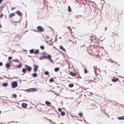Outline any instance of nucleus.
I'll return each mask as SVG.
<instances>
[{
	"mask_svg": "<svg viewBox=\"0 0 124 124\" xmlns=\"http://www.w3.org/2000/svg\"><path fill=\"white\" fill-rule=\"evenodd\" d=\"M18 84L17 81H15L13 82L11 84L12 87V88H16Z\"/></svg>",
	"mask_w": 124,
	"mask_h": 124,
	"instance_id": "1",
	"label": "nucleus"
},
{
	"mask_svg": "<svg viewBox=\"0 0 124 124\" xmlns=\"http://www.w3.org/2000/svg\"><path fill=\"white\" fill-rule=\"evenodd\" d=\"M37 89L35 88H29L28 89H26L24 91H28L29 92H35L37 91Z\"/></svg>",
	"mask_w": 124,
	"mask_h": 124,
	"instance_id": "2",
	"label": "nucleus"
},
{
	"mask_svg": "<svg viewBox=\"0 0 124 124\" xmlns=\"http://www.w3.org/2000/svg\"><path fill=\"white\" fill-rule=\"evenodd\" d=\"M25 66L26 67L25 68L26 70H27L28 71L30 72L31 71L32 69V68L31 66L28 65L26 64L25 65Z\"/></svg>",
	"mask_w": 124,
	"mask_h": 124,
	"instance_id": "3",
	"label": "nucleus"
},
{
	"mask_svg": "<svg viewBox=\"0 0 124 124\" xmlns=\"http://www.w3.org/2000/svg\"><path fill=\"white\" fill-rule=\"evenodd\" d=\"M37 29L38 31L39 32H42L44 31V29L41 26H39L37 27Z\"/></svg>",
	"mask_w": 124,
	"mask_h": 124,
	"instance_id": "4",
	"label": "nucleus"
},
{
	"mask_svg": "<svg viewBox=\"0 0 124 124\" xmlns=\"http://www.w3.org/2000/svg\"><path fill=\"white\" fill-rule=\"evenodd\" d=\"M33 66H34L33 70L35 72H36L37 71V69L38 68V66L36 64H33Z\"/></svg>",
	"mask_w": 124,
	"mask_h": 124,
	"instance_id": "5",
	"label": "nucleus"
},
{
	"mask_svg": "<svg viewBox=\"0 0 124 124\" xmlns=\"http://www.w3.org/2000/svg\"><path fill=\"white\" fill-rule=\"evenodd\" d=\"M48 55L47 56H46L44 54L43 55H42L39 58V59L40 60H43L45 58L47 59V58H48Z\"/></svg>",
	"mask_w": 124,
	"mask_h": 124,
	"instance_id": "6",
	"label": "nucleus"
},
{
	"mask_svg": "<svg viewBox=\"0 0 124 124\" xmlns=\"http://www.w3.org/2000/svg\"><path fill=\"white\" fill-rule=\"evenodd\" d=\"M10 66L11 63L9 62L7 63L6 64V67L8 69H10Z\"/></svg>",
	"mask_w": 124,
	"mask_h": 124,
	"instance_id": "7",
	"label": "nucleus"
},
{
	"mask_svg": "<svg viewBox=\"0 0 124 124\" xmlns=\"http://www.w3.org/2000/svg\"><path fill=\"white\" fill-rule=\"evenodd\" d=\"M48 58L47 59H48V60L52 62V63H53V61L51 59V58L52 57L50 55L48 54Z\"/></svg>",
	"mask_w": 124,
	"mask_h": 124,
	"instance_id": "8",
	"label": "nucleus"
},
{
	"mask_svg": "<svg viewBox=\"0 0 124 124\" xmlns=\"http://www.w3.org/2000/svg\"><path fill=\"white\" fill-rule=\"evenodd\" d=\"M27 104H26L25 103H23L22 104V107L24 108H26L27 107Z\"/></svg>",
	"mask_w": 124,
	"mask_h": 124,
	"instance_id": "9",
	"label": "nucleus"
},
{
	"mask_svg": "<svg viewBox=\"0 0 124 124\" xmlns=\"http://www.w3.org/2000/svg\"><path fill=\"white\" fill-rule=\"evenodd\" d=\"M15 13H16L18 15L20 16H22V13L20 12L19 10H17L16 12H15Z\"/></svg>",
	"mask_w": 124,
	"mask_h": 124,
	"instance_id": "10",
	"label": "nucleus"
},
{
	"mask_svg": "<svg viewBox=\"0 0 124 124\" xmlns=\"http://www.w3.org/2000/svg\"><path fill=\"white\" fill-rule=\"evenodd\" d=\"M69 74L73 77H75L76 75V73H73L71 72Z\"/></svg>",
	"mask_w": 124,
	"mask_h": 124,
	"instance_id": "11",
	"label": "nucleus"
},
{
	"mask_svg": "<svg viewBox=\"0 0 124 124\" xmlns=\"http://www.w3.org/2000/svg\"><path fill=\"white\" fill-rule=\"evenodd\" d=\"M15 14L14 13H12L9 15V18H10L12 17L15 16Z\"/></svg>",
	"mask_w": 124,
	"mask_h": 124,
	"instance_id": "12",
	"label": "nucleus"
},
{
	"mask_svg": "<svg viewBox=\"0 0 124 124\" xmlns=\"http://www.w3.org/2000/svg\"><path fill=\"white\" fill-rule=\"evenodd\" d=\"M45 102L46 105L49 106H50L51 104V102L49 101H46Z\"/></svg>",
	"mask_w": 124,
	"mask_h": 124,
	"instance_id": "13",
	"label": "nucleus"
},
{
	"mask_svg": "<svg viewBox=\"0 0 124 124\" xmlns=\"http://www.w3.org/2000/svg\"><path fill=\"white\" fill-rule=\"evenodd\" d=\"M117 118L119 120H123L124 119V116L120 117H117Z\"/></svg>",
	"mask_w": 124,
	"mask_h": 124,
	"instance_id": "14",
	"label": "nucleus"
},
{
	"mask_svg": "<svg viewBox=\"0 0 124 124\" xmlns=\"http://www.w3.org/2000/svg\"><path fill=\"white\" fill-rule=\"evenodd\" d=\"M118 79V78H113L112 79V81L114 82H116L117 81Z\"/></svg>",
	"mask_w": 124,
	"mask_h": 124,
	"instance_id": "15",
	"label": "nucleus"
},
{
	"mask_svg": "<svg viewBox=\"0 0 124 124\" xmlns=\"http://www.w3.org/2000/svg\"><path fill=\"white\" fill-rule=\"evenodd\" d=\"M59 48L61 49L63 51H65V48H63V47L62 46V45L60 46Z\"/></svg>",
	"mask_w": 124,
	"mask_h": 124,
	"instance_id": "16",
	"label": "nucleus"
},
{
	"mask_svg": "<svg viewBox=\"0 0 124 124\" xmlns=\"http://www.w3.org/2000/svg\"><path fill=\"white\" fill-rule=\"evenodd\" d=\"M2 85L3 86L7 87L8 85V84L7 83H4L2 84Z\"/></svg>",
	"mask_w": 124,
	"mask_h": 124,
	"instance_id": "17",
	"label": "nucleus"
},
{
	"mask_svg": "<svg viewBox=\"0 0 124 124\" xmlns=\"http://www.w3.org/2000/svg\"><path fill=\"white\" fill-rule=\"evenodd\" d=\"M32 75L33 77L35 78L37 77V75L36 73H34L32 74Z\"/></svg>",
	"mask_w": 124,
	"mask_h": 124,
	"instance_id": "18",
	"label": "nucleus"
},
{
	"mask_svg": "<svg viewBox=\"0 0 124 124\" xmlns=\"http://www.w3.org/2000/svg\"><path fill=\"white\" fill-rule=\"evenodd\" d=\"M26 68H24L22 70V72L24 73H25L26 72Z\"/></svg>",
	"mask_w": 124,
	"mask_h": 124,
	"instance_id": "19",
	"label": "nucleus"
},
{
	"mask_svg": "<svg viewBox=\"0 0 124 124\" xmlns=\"http://www.w3.org/2000/svg\"><path fill=\"white\" fill-rule=\"evenodd\" d=\"M34 49H31L30 51V53L31 54L34 53Z\"/></svg>",
	"mask_w": 124,
	"mask_h": 124,
	"instance_id": "20",
	"label": "nucleus"
},
{
	"mask_svg": "<svg viewBox=\"0 0 124 124\" xmlns=\"http://www.w3.org/2000/svg\"><path fill=\"white\" fill-rule=\"evenodd\" d=\"M39 52V49L35 50L34 52V54H38Z\"/></svg>",
	"mask_w": 124,
	"mask_h": 124,
	"instance_id": "21",
	"label": "nucleus"
},
{
	"mask_svg": "<svg viewBox=\"0 0 124 124\" xmlns=\"http://www.w3.org/2000/svg\"><path fill=\"white\" fill-rule=\"evenodd\" d=\"M59 68L58 67L55 68L54 69V71L55 72H57L59 70Z\"/></svg>",
	"mask_w": 124,
	"mask_h": 124,
	"instance_id": "22",
	"label": "nucleus"
},
{
	"mask_svg": "<svg viewBox=\"0 0 124 124\" xmlns=\"http://www.w3.org/2000/svg\"><path fill=\"white\" fill-rule=\"evenodd\" d=\"M12 98H16L17 97L16 95L15 94H12Z\"/></svg>",
	"mask_w": 124,
	"mask_h": 124,
	"instance_id": "23",
	"label": "nucleus"
},
{
	"mask_svg": "<svg viewBox=\"0 0 124 124\" xmlns=\"http://www.w3.org/2000/svg\"><path fill=\"white\" fill-rule=\"evenodd\" d=\"M68 86L70 87H73L74 85L72 84H70Z\"/></svg>",
	"mask_w": 124,
	"mask_h": 124,
	"instance_id": "24",
	"label": "nucleus"
},
{
	"mask_svg": "<svg viewBox=\"0 0 124 124\" xmlns=\"http://www.w3.org/2000/svg\"><path fill=\"white\" fill-rule=\"evenodd\" d=\"M17 68H19L20 67H21L22 66V64L21 63H20L18 65H16Z\"/></svg>",
	"mask_w": 124,
	"mask_h": 124,
	"instance_id": "25",
	"label": "nucleus"
},
{
	"mask_svg": "<svg viewBox=\"0 0 124 124\" xmlns=\"http://www.w3.org/2000/svg\"><path fill=\"white\" fill-rule=\"evenodd\" d=\"M54 81V80L53 78H51L49 80V82H52Z\"/></svg>",
	"mask_w": 124,
	"mask_h": 124,
	"instance_id": "26",
	"label": "nucleus"
},
{
	"mask_svg": "<svg viewBox=\"0 0 124 124\" xmlns=\"http://www.w3.org/2000/svg\"><path fill=\"white\" fill-rule=\"evenodd\" d=\"M68 10L69 12H70L71 11V9L70 7L68 6Z\"/></svg>",
	"mask_w": 124,
	"mask_h": 124,
	"instance_id": "27",
	"label": "nucleus"
},
{
	"mask_svg": "<svg viewBox=\"0 0 124 124\" xmlns=\"http://www.w3.org/2000/svg\"><path fill=\"white\" fill-rule=\"evenodd\" d=\"M61 114L62 116H64L65 115V113L64 112L62 111H61Z\"/></svg>",
	"mask_w": 124,
	"mask_h": 124,
	"instance_id": "28",
	"label": "nucleus"
},
{
	"mask_svg": "<svg viewBox=\"0 0 124 124\" xmlns=\"http://www.w3.org/2000/svg\"><path fill=\"white\" fill-rule=\"evenodd\" d=\"M78 115L81 117H82L83 116V114L81 112H80L78 114Z\"/></svg>",
	"mask_w": 124,
	"mask_h": 124,
	"instance_id": "29",
	"label": "nucleus"
},
{
	"mask_svg": "<svg viewBox=\"0 0 124 124\" xmlns=\"http://www.w3.org/2000/svg\"><path fill=\"white\" fill-rule=\"evenodd\" d=\"M44 74L46 75H48L49 74V72L48 71H46L45 72Z\"/></svg>",
	"mask_w": 124,
	"mask_h": 124,
	"instance_id": "30",
	"label": "nucleus"
},
{
	"mask_svg": "<svg viewBox=\"0 0 124 124\" xmlns=\"http://www.w3.org/2000/svg\"><path fill=\"white\" fill-rule=\"evenodd\" d=\"M12 57L11 56H9L8 57V59L9 60V62H10V61L12 59Z\"/></svg>",
	"mask_w": 124,
	"mask_h": 124,
	"instance_id": "31",
	"label": "nucleus"
},
{
	"mask_svg": "<svg viewBox=\"0 0 124 124\" xmlns=\"http://www.w3.org/2000/svg\"><path fill=\"white\" fill-rule=\"evenodd\" d=\"M40 48L42 50H43L44 49V47L43 46L41 45L40 46Z\"/></svg>",
	"mask_w": 124,
	"mask_h": 124,
	"instance_id": "32",
	"label": "nucleus"
},
{
	"mask_svg": "<svg viewBox=\"0 0 124 124\" xmlns=\"http://www.w3.org/2000/svg\"><path fill=\"white\" fill-rule=\"evenodd\" d=\"M84 72L85 73H86L87 72V71L86 69H84Z\"/></svg>",
	"mask_w": 124,
	"mask_h": 124,
	"instance_id": "33",
	"label": "nucleus"
},
{
	"mask_svg": "<svg viewBox=\"0 0 124 124\" xmlns=\"http://www.w3.org/2000/svg\"><path fill=\"white\" fill-rule=\"evenodd\" d=\"M67 28L69 29V30L70 32H71V31H72L71 29L70 28V27H68Z\"/></svg>",
	"mask_w": 124,
	"mask_h": 124,
	"instance_id": "34",
	"label": "nucleus"
},
{
	"mask_svg": "<svg viewBox=\"0 0 124 124\" xmlns=\"http://www.w3.org/2000/svg\"><path fill=\"white\" fill-rule=\"evenodd\" d=\"M3 8L1 7H0V13H1L3 10Z\"/></svg>",
	"mask_w": 124,
	"mask_h": 124,
	"instance_id": "35",
	"label": "nucleus"
},
{
	"mask_svg": "<svg viewBox=\"0 0 124 124\" xmlns=\"http://www.w3.org/2000/svg\"><path fill=\"white\" fill-rule=\"evenodd\" d=\"M13 61H14V62H16V61L17 62H18L19 61V60L17 59H15V60H13Z\"/></svg>",
	"mask_w": 124,
	"mask_h": 124,
	"instance_id": "36",
	"label": "nucleus"
},
{
	"mask_svg": "<svg viewBox=\"0 0 124 124\" xmlns=\"http://www.w3.org/2000/svg\"><path fill=\"white\" fill-rule=\"evenodd\" d=\"M58 111H59V112H61V111H62V109L61 108H58Z\"/></svg>",
	"mask_w": 124,
	"mask_h": 124,
	"instance_id": "37",
	"label": "nucleus"
},
{
	"mask_svg": "<svg viewBox=\"0 0 124 124\" xmlns=\"http://www.w3.org/2000/svg\"><path fill=\"white\" fill-rule=\"evenodd\" d=\"M3 16V14H1L0 16V17L1 18H2Z\"/></svg>",
	"mask_w": 124,
	"mask_h": 124,
	"instance_id": "38",
	"label": "nucleus"
},
{
	"mask_svg": "<svg viewBox=\"0 0 124 124\" xmlns=\"http://www.w3.org/2000/svg\"><path fill=\"white\" fill-rule=\"evenodd\" d=\"M3 65V63L2 62H0V66H2Z\"/></svg>",
	"mask_w": 124,
	"mask_h": 124,
	"instance_id": "39",
	"label": "nucleus"
},
{
	"mask_svg": "<svg viewBox=\"0 0 124 124\" xmlns=\"http://www.w3.org/2000/svg\"><path fill=\"white\" fill-rule=\"evenodd\" d=\"M80 20H81L80 19L79 20V21H78V22H77V23H78V24L79 23H80Z\"/></svg>",
	"mask_w": 124,
	"mask_h": 124,
	"instance_id": "40",
	"label": "nucleus"
},
{
	"mask_svg": "<svg viewBox=\"0 0 124 124\" xmlns=\"http://www.w3.org/2000/svg\"><path fill=\"white\" fill-rule=\"evenodd\" d=\"M75 18H76V19H77L78 18V16H75Z\"/></svg>",
	"mask_w": 124,
	"mask_h": 124,
	"instance_id": "41",
	"label": "nucleus"
},
{
	"mask_svg": "<svg viewBox=\"0 0 124 124\" xmlns=\"http://www.w3.org/2000/svg\"><path fill=\"white\" fill-rule=\"evenodd\" d=\"M49 91H51L52 92H53V93H54V91H52V90H49Z\"/></svg>",
	"mask_w": 124,
	"mask_h": 124,
	"instance_id": "42",
	"label": "nucleus"
},
{
	"mask_svg": "<svg viewBox=\"0 0 124 124\" xmlns=\"http://www.w3.org/2000/svg\"><path fill=\"white\" fill-rule=\"evenodd\" d=\"M3 1V0H0V3H1Z\"/></svg>",
	"mask_w": 124,
	"mask_h": 124,
	"instance_id": "43",
	"label": "nucleus"
},
{
	"mask_svg": "<svg viewBox=\"0 0 124 124\" xmlns=\"http://www.w3.org/2000/svg\"><path fill=\"white\" fill-rule=\"evenodd\" d=\"M15 8V7H13L12 9H11V10H13Z\"/></svg>",
	"mask_w": 124,
	"mask_h": 124,
	"instance_id": "44",
	"label": "nucleus"
},
{
	"mask_svg": "<svg viewBox=\"0 0 124 124\" xmlns=\"http://www.w3.org/2000/svg\"><path fill=\"white\" fill-rule=\"evenodd\" d=\"M65 98L66 99H70V98H67V97H65Z\"/></svg>",
	"mask_w": 124,
	"mask_h": 124,
	"instance_id": "45",
	"label": "nucleus"
},
{
	"mask_svg": "<svg viewBox=\"0 0 124 124\" xmlns=\"http://www.w3.org/2000/svg\"><path fill=\"white\" fill-rule=\"evenodd\" d=\"M54 93H55L56 95V94H57L55 92H54Z\"/></svg>",
	"mask_w": 124,
	"mask_h": 124,
	"instance_id": "46",
	"label": "nucleus"
},
{
	"mask_svg": "<svg viewBox=\"0 0 124 124\" xmlns=\"http://www.w3.org/2000/svg\"><path fill=\"white\" fill-rule=\"evenodd\" d=\"M94 72H95V73H96V70L94 69Z\"/></svg>",
	"mask_w": 124,
	"mask_h": 124,
	"instance_id": "47",
	"label": "nucleus"
},
{
	"mask_svg": "<svg viewBox=\"0 0 124 124\" xmlns=\"http://www.w3.org/2000/svg\"><path fill=\"white\" fill-rule=\"evenodd\" d=\"M18 77H14V78H17Z\"/></svg>",
	"mask_w": 124,
	"mask_h": 124,
	"instance_id": "48",
	"label": "nucleus"
},
{
	"mask_svg": "<svg viewBox=\"0 0 124 124\" xmlns=\"http://www.w3.org/2000/svg\"><path fill=\"white\" fill-rule=\"evenodd\" d=\"M84 88V89H85V90H86V89H87V88Z\"/></svg>",
	"mask_w": 124,
	"mask_h": 124,
	"instance_id": "49",
	"label": "nucleus"
},
{
	"mask_svg": "<svg viewBox=\"0 0 124 124\" xmlns=\"http://www.w3.org/2000/svg\"><path fill=\"white\" fill-rule=\"evenodd\" d=\"M27 26V25H26V26H25V28H26V27Z\"/></svg>",
	"mask_w": 124,
	"mask_h": 124,
	"instance_id": "50",
	"label": "nucleus"
},
{
	"mask_svg": "<svg viewBox=\"0 0 124 124\" xmlns=\"http://www.w3.org/2000/svg\"><path fill=\"white\" fill-rule=\"evenodd\" d=\"M46 36V37H47V38H49V37H47V36Z\"/></svg>",
	"mask_w": 124,
	"mask_h": 124,
	"instance_id": "51",
	"label": "nucleus"
},
{
	"mask_svg": "<svg viewBox=\"0 0 124 124\" xmlns=\"http://www.w3.org/2000/svg\"><path fill=\"white\" fill-rule=\"evenodd\" d=\"M1 111H0V114L1 113Z\"/></svg>",
	"mask_w": 124,
	"mask_h": 124,
	"instance_id": "52",
	"label": "nucleus"
},
{
	"mask_svg": "<svg viewBox=\"0 0 124 124\" xmlns=\"http://www.w3.org/2000/svg\"><path fill=\"white\" fill-rule=\"evenodd\" d=\"M5 18L6 19V15H5Z\"/></svg>",
	"mask_w": 124,
	"mask_h": 124,
	"instance_id": "53",
	"label": "nucleus"
},
{
	"mask_svg": "<svg viewBox=\"0 0 124 124\" xmlns=\"http://www.w3.org/2000/svg\"><path fill=\"white\" fill-rule=\"evenodd\" d=\"M60 124H64L63 123H61Z\"/></svg>",
	"mask_w": 124,
	"mask_h": 124,
	"instance_id": "54",
	"label": "nucleus"
},
{
	"mask_svg": "<svg viewBox=\"0 0 124 124\" xmlns=\"http://www.w3.org/2000/svg\"><path fill=\"white\" fill-rule=\"evenodd\" d=\"M49 121H50H50H51V120H50V119H49Z\"/></svg>",
	"mask_w": 124,
	"mask_h": 124,
	"instance_id": "55",
	"label": "nucleus"
},
{
	"mask_svg": "<svg viewBox=\"0 0 124 124\" xmlns=\"http://www.w3.org/2000/svg\"><path fill=\"white\" fill-rule=\"evenodd\" d=\"M85 122L87 123L86 122V121L85 120Z\"/></svg>",
	"mask_w": 124,
	"mask_h": 124,
	"instance_id": "56",
	"label": "nucleus"
},
{
	"mask_svg": "<svg viewBox=\"0 0 124 124\" xmlns=\"http://www.w3.org/2000/svg\"><path fill=\"white\" fill-rule=\"evenodd\" d=\"M107 28H105V30H106V29Z\"/></svg>",
	"mask_w": 124,
	"mask_h": 124,
	"instance_id": "57",
	"label": "nucleus"
},
{
	"mask_svg": "<svg viewBox=\"0 0 124 124\" xmlns=\"http://www.w3.org/2000/svg\"><path fill=\"white\" fill-rule=\"evenodd\" d=\"M28 56H29V57H31V56H29V55H28Z\"/></svg>",
	"mask_w": 124,
	"mask_h": 124,
	"instance_id": "58",
	"label": "nucleus"
},
{
	"mask_svg": "<svg viewBox=\"0 0 124 124\" xmlns=\"http://www.w3.org/2000/svg\"><path fill=\"white\" fill-rule=\"evenodd\" d=\"M19 22V21H17V22Z\"/></svg>",
	"mask_w": 124,
	"mask_h": 124,
	"instance_id": "59",
	"label": "nucleus"
},
{
	"mask_svg": "<svg viewBox=\"0 0 124 124\" xmlns=\"http://www.w3.org/2000/svg\"><path fill=\"white\" fill-rule=\"evenodd\" d=\"M0 27H1V25H0Z\"/></svg>",
	"mask_w": 124,
	"mask_h": 124,
	"instance_id": "60",
	"label": "nucleus"
},
{
	"mask_svg": "<svg viewBox=\"0 0 124 124\" xmlns=\"http://www.w3.org/2000/svg\"><path fill=\"white\" fill-rule=\"evenodd\" d=\"M105 73H106V71H105Z\"/></svg>",
	"mask_w": 124,
	"mask_h": 124,
	"instance_id": "61",
	"label": "nucleus"
},
{
	"mask_svg": "<svg viewBox=\"0 0 124 124\" xmlns=\"http://www.w3.org/2000/svg\"><path fill=\"white\" fill-rule=\"evenodd\" d=\"M58 95V94H56V95Z\"/></svg>",
	"mask_w": 124,
	"mask_h": 124,
	"instance_id": "62",
	"label": "nucleus"
},
{
	"mask_svg": "<svg viewBox=\"0 0 124 124\" xmlns=\"http://www.w3.org/2000/svg\"><path fill=\"white\" fill-rule=\"evenodd\" d=\"M75 117H77L76 116H75Z\"/></svg>",
	"mask_w": 124,
	"mask_h": 124,
	"instance_id": "63",
	"label": "nucleus"
},
{
	"mask_svg": "<svg viewBox=\"0 0 124 124\" xmlns=\"http://www.w3.org/2000/svg\"><path fill=\"white\" fill-rule=\"evenodd\" d=\"M5 77V78H6V76H5V77Z\"/></svg>",
	"mask_w": 124,
	"mask_h": 124,
	"instance_id": "64",
	"label": "nucleus"
}]
</instances>
